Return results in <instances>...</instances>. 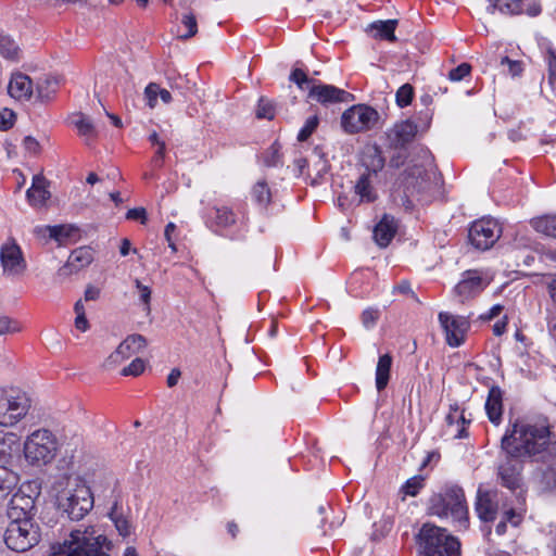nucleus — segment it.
I'll return each instance as SVG.
<instances>
[{
  "mask_svg": "<svg viewBox=\"0 0 556 556\" xmlns=\"http://www.w3.org/2000/svg\"><path fill=\"white\" fill-rule=\"evenodd\" d=\"M181 24L186 28V31L178 36L180 39H189L198 33V23L193 13L190 12L184 14L181 17Z\"/></svg>",
  "mask_w": 556,
  "mask_h": 556,
  "instance_id": "44",
  "label": "nucleus"
},
{
  "mask_svg": "<svg viewBox=\"0 0 556 556\" xmlns=\"http://www.w3.org/2000/svg\"><path fill=\"white\" fill-rule=\"evenodd\" d=\"M543 484L551 491H556V468L549 467L543 473Z\"/></svg>",
  "mask_w": 556,
  "mask_h": 556,
  "instance_id": "58",
  "label": "nucleus"
},
{
  "mask_svg": "<svg viewBox=\"0 0 556 556\" xmlns=\"http://www.w3.org/2000/svg\"><path fill=\"white\" fill-rule=\"evenodd\" d=\"M471 73V65L469 63H462L458 66L452 68L448 72V79L451 81H460L465 79L467 76H469Z\"/></svg>",
  "mask_w": 556,
  "mask_h": 556,
  "instance_id": "50",
  "label": "nucleus"
},
{
  "mask_svg": "<svg viewBox=\"0 0 556 556\" xmlns=\"http://www.w3.org/2000/svg\"><path fill=\"white\" fill-rule=\"evenodd\" d=\"M255 114L257 118L273 119L275 116L274 103L269 99L261 98Z\"/></svg>",
  "mask_w": 556,
  "mask_h": 556,
  "instance_id": "45",
  "label": "nucleus"
},
{
  "mask_svg": "<svg viewBox=\"0 0 556 556\" xmlns=\"http://www.w3.org/2000/svg\"><path fill=\"white\" fill-rule=\"evenodd\" d=\"M58 441L48 429H38L31 432L24 442V455L31 465H46L56 454Z\"/></svg>",
  "mask_w": 556,
  "mask_h": 556,
  "instance_id": "8",
  "label": "nucleus"
},
{
  "mask_svg": "<svg viewBox=\"0 0 556 556\" xmlns=\"http://www.w3.org/2000/svg\"><path fill=\"white\" fill-rule=\"evenodd\" d=\"M26 489L33 491L31 483H28L27 485H22L18 492H16L12 496L8 508L9 519H33L36 513V496L39 495V491H36V495H30L26 493ZM38 489L39 488L36 484V490Z\"/></svg>",
  "mask_w": 556,
  "mask_h": 556,
  "instance_id": "15",
  "label": "nucleus"
},
{
  "mask_svg": "<svg viewBox=\"0 0 556 556\" xmlns=\"http://www.w3.org/2000/svg\"><path fill=\"white\" fill-rule=\"evenodd\" d=\"M438 319L444 331L447 345L458 348L464 344L467 332L470 329L468 317L454 315L448 312H440Z\"/></svg>",
  "mask_w": 556,
  "mask_h": 556,
  "instance_id": "12",
  "label": "nucleus"
},
{
  "mask_svg": "<svg viewBox=\"0 0 556 556\" xmlns=\"http://www.w3.org/2000/svg\"><path fill=\"white\" fill-rule=\"evenodd\" d=\"M377 177L363 173L354 185V192L358 197V203H372L377 200L378 193L374 186Z\"/></svg>",
  "mask_w": 556,
  "mask_h": 556,
  "instance_id": "26",
  "label": "nucleus"
},
{
  "mask_svg": "<svg viewBox=\"0 0 556 556\" xmlns=\"http://www.w3.org/2000/svg\"><path fill=\"white\" fill-rule=\"evenodd\" d=\"M49 237L60 244H67L78 236V228L73 225L48 226Z\"/></svg>",
  "mask_w": 556,
  "mask_h": 556,
  "instance_id": "33",
  "label": "nucleus"
},
{
  "mask_svg": "<svg viewBox=\"0 0 556 556\" xmlns=\"http://www.w3.org/2000/svg\"><path fill=\"white\" fill-rule=\"evenodd\" d=\"M523 459L505 455V460L498 465L497 477L503 486L515 492L522 490Z\"/></svg>",
  "mask_w": 556,
  "mask_h": 556,
  "instance_id": "16",
  "label": "nucleus"
},
{
  "mask_svg": "<svg viewBox=\"0 0 556 556\" xmlns=\"http://www.w3.org/2000/svg\"><path fill=\"white\" fill-rule=\"evenodd\" d=\"M416 542L424 556H459V541L447 534L445 529L425 523L419 530Z\"/></svg>",
  "mask_w": 556,
  "mask_h": 556,
  "instance_id": "6",
  "label": "nucleus"
},
{
  "mask_svg": "<svg viewBox=\"0 0 556 556\" xmlns=\"http://www.w3.org/2000/svg\"><path fill=\"white\" fill-rule=\"evenodd\" d=\"M146 345L147 340L143 336L137 333L130 334L117 346L113 353L109 355L104 362V366L108 368L114 367L125 359H128L134 354L142 351Z\"/></svg>",
  "mask_w": 556,
  "mask_h": 556,
  "instance_id": "19",
  "label": "nucleus"
},
{
  "mask_svg": "<svg viewBox=\"0 0 556 556\" xmlns=\"http://www.w3.org/2000/svg\"><path fill=\"white\" fill-rule=\"evenodd\" d=\"M0 263L3 275L10 278H20L27 269L22 249L13 239H9L1 245Z\"/></svg>",
  "mask_w": 556,
  "mask_h": 556,
  "instance_id": "13",
  "label": "nucleus"
},
{
  "mask_svg": "<svg viewBox=\"0 0 556 556\" xmlns=\"http://www.w3.org/2000/svg\"><path fill=\"white\" fill-rule=\"evenodd\" d=\"M377 319H378V311H376V309L368 308V309H365L362 314V321H363L364 326L367 328L374 326V324L376 323Z\"/></svg>",
  "mask_w": 556,
  "mask_h": 556,
  "instance_id": "61",
  "label": "nucleus"
},
{
  "mask_svg": "<svg viewBox=\"0 0 556 556\" xmlns=\"http://www.w3.org/2000/svg\"><path fill=\"white\" fill-rule=\"evenodd\" d=\"M545 61L547 63L548 83L556 88V51L549 47L546 50Z\"/></svg>",
  "mask_w": 556,
  "mask_h": 556,
  "instance_id": "46",
  "label": "nucleus"
},
{
  "mask_svg": "<svg viewBox=\"0 0 556 556\" xmlns=\"http://www.w3.org/2000/svg\"><path fill=\"white\" fill-rule=\"evenodd\" d=\"M60 78L55 76H48L37 85L38 98L41 101H50L53 99L60 87Z\"/></svg>",
  "mask_w": 556,
  "mask_h": 556,
  "instance_id": "35",
  "label": "nucleus"
},
{
  "mask_svg": "<svg viewBox=\"0 0 556 556\" xmlns=\"http://www.w3.org/2000/svg\"><path fill=\"white\" fill-rule=\"evenodd\" d=\"M308 98L323 105L348 103L354 100L352 93L333 85H326L317 80L309 87Z\"/></svg>",
  "mask_w": 556,
  "mask_h": 556,
  "instance_id": "18",
  "label": "nucleus"
},
{
  "mask_svg": "<svg viewBox=\"0 0 556 556\" xmlns=\"http://www.w3.org/2000/svg\"><path fill=\"white\" fill-rule=\"evenodd\" d=\"M281 146L278 142H274L264 153H263V161L264 164L268 167H276L279 166L281 161Z\"/></svg>",
  "mask_w": 556,
  "mask_h": 556,
  "instance_id": "42",
  "label": "nucleus"
},
{
  "mask_svg": "<svg viewBox=\"0 0 556 556\" xmlns=\"http://www.w3.org/2000/svg\"><path fill=\"white\" fill-rule=\"evenodd\" d=\"M165 151H166V144L160 143V148L154 153V156L152 157L151 164L155 168H161L164 164V157H165Z\"/></svg>",
  "mask_w": 556,
  "mask_h": 556,
  "instance_id": "59",
  "label": "nucleus"
},
{
  "mask_svg": "<svg viewBox=\"0 0 556 556\" xmlns=\"http://www.w3.org/2000/svg\"><path fill=\"white\" fill-rule=\"evenodd\" d=\"M110 518L115 525L116 530L122 536H128L130 534V525L126 518L115 513V507L110 513Z\"/></svg>",
  "mask_w": 556,
  "mask_h": 556,
  "instance_id": "49",
  "label": "nucleus"
},
{
  "mask_svg": "<svg viewBox=\"0 0 556 556\" xmlns=\"http://www.w3.org/2000/svg\"><path fill=\"white\" fill-rule=\"evenodd\" d=\"M146 364L141 358H135L128 366L122 370L123 376H139L143 372Z\"/></svg>",
  "mask_w": 556,
  "mask_h": 556,
  "instance_id": "53",
  "label": "nucleus"
},
{
  "mask_svg": "<svg viewBox=\"0 0 556 556\" xmlns=\"http://www.w3.org/2000/svg\"><path fill=\"white\" fill-rule=\"evenodd\" d=\"M437 178L433 169H426L420 165L409 166L405 169L402 178L404 186L403 194L393 195L395 204L402 206L405 211H412L414 207V198L421 201V197L431 191Z\"/></svg>",
  "mask_w": 556,
  "mask_h": 556,
  "instance_id": "5",
  "label": "nucleus"
},
{
  "mask_svg": "<svg viewBox=\"0 0 556 556\" xmlns=\"http://www.w3.org/2000/svg\"><path fill=\"white\" fill-rule=\"evenodd\" d=\"M56 501L59 509L76 521L83 519L94 504L90 488L79 477L68 481L67 486L58 494Z\"/></svg>",
  "mask_w": 556,
  "mask_h": 556,
  "instance_id": "4",
  "label": "nucleus"
},
{
  "mask_svg": "<svg viewBox=\"0 0 556 556\" xmlns=\"http://www.w3.org/2000/svg\"><path fill=\"white\" fill-rule=\"evenodd\" d=\"M30 408V399L16 389L0 388V426L12 427L21 421Z\"/></svg>",
  "mask_w": 556,
  "mask_h": 556,
  "instance_id": "9",
  "label": "nucleus"
},
{
  "mask_svg": "<svg viewBox=\"0 0 556 556\" xmlns=\"http://www.w3.org/2000/svg\"><path fill=\"white\" fill-rule=\"evenodd\" d=\"M71 123L87 146H91L96 142L98 139V130L88 116L83 113H76L72 116Z\"/></svg>",
  "mask_w": 556,
  "mask_h": 556,
  "instance_id": "25",
  "label": "nucleus"
},
{
  "mask_svg": "<svg viewBox=\"0 0 556 556\" xmlns=\"http://www.w3.org/2000/svg\"><path fill=\"white\" fill-rule=\"evenodd\" d=\"M397 25L396 20L377 21L371 23L367 30L372 37L389 41H395V28Z\"/></svg>",
  "mask_w": 556,
  "mask_h": 556,
  "instance_id": "30",
  "label": "nucleus"
},
{
  "mask_svg": "<svg viewBox=\"0 0 556 556\" xmlns=\"http://www.w3.org/2000/svg\"><path fill=\"white\" fill-rule=\"evenodd\" d=\"M393 358L387 353L379 357L376 367V388L379 392L384 390L390 380V372L392 367Z\"/></svg>",
  "mask_w": 556,
  "mask_h": 556,
  "instance_id": "31",
  "label": "nucleus"
},
{
  "mask_svg": "<svg viewBox=\"0 0 556 556\" xmlns=\"http://www.w3.org/2000/svg\"><path fill=\"white\" fill-rule=\"evenodd\" d=\"M127 219L140 220L142 224L147 220V212L143 207L131 208L126 214Z\"/></svg>",
  "mask_w": 556,
  "mask_h": 556,
  "instance_id": "62",
  "label": "nucleus"
},
{
  "mask_svg": "<svg viewBox=\"0 0 556 556\" xmlns=\"http://www.w3.org/2000/svg\"><path fill=\"white\" fill-rule=\"evenodd\" d=\"M27 200L33 206H41L50 197L47 180L39 175L34 176L31 187L26 192Z\"/></svg>",
  "mask_w": 556,
  "mask_h": 556,
  "instance_id": "29",
  "label": "nucleus"
},
{
  "mask_svg": "<svg viewBox=\"0 0 556 556\" xmlns=\"http://www.w3.org/2000/svg\"><path fill=\"white\" fill-rule=\"evenodd\" d=\"M380 119V114L367 104H355L341 115V127L344 132L355 135L374 129Z\"/></svg>",
  "mask_w": 556,
  "mask_h": 556,
  "instance_id": "10",
  "label": "nucleus"
},
{
  "mask_svg": "<svg viewBox=\"0 0 556 556\" xmlns=\"http://www.w3.org/2000/svg\"><path fill=\"white\" fill-rule=\"evenodd\" d=\"M502 236V227L494 218L483 217L471 223L468 239L477 250L486 251L492 248Z\"/></svg>",
  "mask_w": 556,
  "mask_h": 556,
  "instance_id": "11",
  "label": "nucleus"
},
{
  "mask_svg": "<svg viewBox=\"0 0 556 556\" xmlns=\"http://www.w3.org/2000/svg\"><path fill=\"white\" fill-rule=\"evenodd\" d=\"M362 163L366 168L365 174H371L377 177L378 173L384 167L386 160L378 146L369 147L365 150Z\"/></svg>",
  "mask_w": 556,
  "mask_h": 556,
  "instance_id": "28",
  "label": "nucleus"
},
{
  "mask_svg": "<svg viewBox=\"0 0 556 556\" xmlns=\"http://www.w3.org/2000/svg\"><path fill=\"white\" fill-rule=\"evenodd\" d=\"M395 153L390 157V166L399 168L400 166L404 165L406 159H407V152L406 150H394Z\"/></svg>",
  "mask_w": 556,
  "mask_h": 556,
  "instance_id": "60",
  "label": "nucleus"
},
{
  "mask_svg": "<svg viewBox=\"0 0 556 556\" xmlns=\"http://www.w3.org/2000/svg\"><path fill=\"white\" fill-rule=\"evenodd\" d=\"M489 285L480 270L469 269L462 274L459 282L454 287V294L460 303L479 295Z\"/></svg>",
  "mask_w": 556,
  "mask_h": 556,
  "instance_id": "14",
  "label": "nucleus"
},
{
  "mask_svg": "<svg viewBox=\"0 0 556 556\" xmlns=\"http://www.w3.org/2000/svg\"><path fill=\"white\" fill-rule=\"evenodd\" d=\"M23 146L26 151H28L29 153H33V154L38 153L39 148H40L39 142L30 136H27L24 138Z\"/></svg>",
  "mask_w": 556,
  "mask_h": 556,
  "instance_id": "63",
  "label": "nucleus"
},
{
  "mask_svg": "<svg viewBox=\"0 0 556 556\" xmlns=\"http://www.w3.org/2000/svg\"><path fill=\"white\" fill-rule=\"evenodd\" d=\"M8 93L18 101H28L33 96V80L22 72H14L11 75Z\"/></svg>",
  "mask_w": 556,
  "mask_h": 556,
  "instance_id": "21",
  "label": "nucleus"
},
{
  "mask_svg": "<svg viewBox=\"0 0 556 556\" xmlns=\"http://www.w3.org/2000/svg\"><path fill=\"white\" fill-rule=\"evenodd\" d=\"M414 98V87L410 84L402 85L395 94L396 104L403 109L409 105Z\"/></svg>",
  "mask_w": 556,
  "mask_h": 556,
  "instance_id": "43",
  "label": "nucleus"
},
{
  "mask_svg": "<svg viewBox=\"0 0 556 556\" xmlns=\"http://www.w3.org/2000/svg\"><path fill=\"white\" fill-rule=\"evenodd\" d=\"M93 260L92 252L89 248L81 247L74 250L67 260L66 267L70 273L78 271L79 269L88 266Z\"/></svg>",
  "mask_w": 556,
  "mask_h": 556,
  "instance_id": "32",
  "label": "nucleus"
},
{
  "mask_svg": "<svg viewBox=\"0 0 556 556\" xmlns=\"http://www.w3.org/2000/svg\"><path fill=\"white\" fill-rule=\"evenodd\" d=\"M0 54L3 59L18 62L22 55L20 46L13 38L0 30Z\"/></svg>",
  "mask_w": 556,
  "mask_h": 556,
  "instance_id": "34",
  "label": "nucleus"
},
{
  "mask_svg": "<svg viewBox=\"0 0 556 556\" xmlns=\"http://www.w3.org/2000/svg\"><path fill=\"white\" fill-rule=\"evenodd\" d=\"M17 484V476L4 464L0 465V498L7 496Z\"/></svg>",
  "mask_w": 556,
  "mask_h": 556,
  "instance_id": "37",
  "label": "nucleus"
},
{
  "mask_svg": "<svg viewBox=\"0 0 556 556\" xmlns=\"http://www.w3.org/2000/svg\"><path fill=\"white\" fill-rule=\"evenodd\" d=\"M135 286L139 292L141 303L144 305V311L150 312L151 289L149 286L142 285L139 279L135 280Z\"/></svg>",
  "mask_w": 556,
  "mask_h": 556,
  "instance_id": "52",
  "label": "nucleus"
},
{
  "mask_svg": "<svg viewBox=\"0 0 556 556\" xmlns=\"http://www.w3.org/2000/svg\"><path fill=\"white\" fill-rule=\"evenodd\" d=\"M460 412L462 410L459 409L457 404L450 406V413L446 416V422L450 427H453V426L457 427V417L456 416H459Z\"/></svg>",
  "mask_w": 556,
  "mask_h": 556,
  "instance_id": "64",
  "label": "nucleus"
},
{
  "mask_svg": "<svg viewBox=\"0 0 556 556\" xmlns=\"http://www.w3.org/2000/svg\"><path fill=\"white\" fill-rule=\"evenodd\" d=\"M456 417H457V427H456L455 438L465 439L468 437L467 426L470 424V420L466 419V417L464 415V410H462L459 416H456Z\"/></svg>",
  "mask_w": 556,
  "mask_h": 556,
  "instance_id": "56",
  "label": "nucleus"
},
{
  "mask_svg": "<svg viewBox=\"0 0 556 556\" xmlns=\"http://www.w3.org/2000/svg\"><path fill=\"white\" fill-rule=\"evenodd\" d=\"M253 201L261 206L266 208L271 201V192L265 180L257 181L251 191Z\"/></svg>",
  "mask_w": 556,
  "mask_h": 556,
  "instance_id": "36",
  "label": "nucleus"
},
{
  "mask_svg": "<svg viewBox=\"0 0 556 556\" xmlns=\"http://www.w3.org/2000/svg\"><path fill=\"white\" fill-rule=\"evenodd\" d=\"M531 224L538 232L556 238V215H546L534 218Z\"/></svg>",
  "mask_w": 556,
  "mask_h": 556,
  "instance_id": "38",
  "label": "nucleus"
},
{
  "mask_svg": "<svg viewBox=\"0 0 556 556\" xmlns=\"http://www.w3.org/2000/svg\"><path fill=\"white\" fill-rule=\"evenodd\" d=\"M493 9L504 14L515 15L523 12L526 0H489Z\"/></svg>",
  "mask_w": 556,
  "mask_h": 556,
  "instance_id": "39",
  "label": "nucleus"
},
{
  "mask_svg": "<svg viewBox=\"0 0 556 556\" xmlns=\"http://www.w3.org/2000/svg\"><path fill=\"white\" fill-rule=\"evenodd\" d=\"M18 331L17 323L8 316L0 317V336Z\"/></svg>",
  "mask_w": 556,
  "mask_h": 556,
  "instance_id": "57",
  "label": "nucleus"
},
{
  "mask_svg": "<svg viewBox=\"0 0 556 556\" xmlns=\"http://www.w3.org/2000/svg\"><path fill=\"white\" fill-rule=\"evenodd\" d=\"M417 134V126L409 119L395 123L386 131V144L390 150H407Z\"/></svg>",
  "mask_w": 556,
  "mask_h": 556,
  "instance_id": "17",
  "label": "nucleus"
},
{
  "mask_svg": "<svg viewBox=\"0 0 556 556\" xmlns=\"http://www.w3.org/2000/svg\"><path fill=\"white\" fill-rule=\"evenodd\" d=\"M212 211L211 228L215 232H222L236 224L237 216L232 208L226 205H215Z\"/></svg>",
  "mask_w": 556,
  "mask_h": 556,
  "instance_id": "27",
  "label": "nucleus"
},
{
  "mask_svg": "<svg viewBox=\"0 0 556 556\" xmlns=\"http://www.w3.org/2000/svg\"><path fill=\"white\" fill-rule=\"evenodd\" d=\"M430 515L440 518L451 517L460 527H468V506L463 488L457 484H446L441 492L429 498Z\"/></svg>",
  "mask_w": 556,
  "mask_h": 556,
  "instance_id": "3",
  "label": "nucleus"
},
{
  "mask_svg": "<svg viewBox=\"0 0 556 556\" xmlns=\"http://www.w3.org/2000/svg\"><path fill=\"white\" fill-rule=\"evenodd\" d=\"M48 556H111L112 542L94 526H79L63 543L52 546Z\"/></svg>",
  "mask_w": 556,
  "mask_h": 556,
  "instance_id": "2",
  "label": "nucleus"
},
{
  "mask_svg": "<svg viewBox=\"0 0 556 556\" xmlns=\"http://www.w3.org/2000/svg\"><path fill=\"white\" fill-rule=\"evenodd\" d=\"M319 124L318 117L311 116L305 121L304 126L300 129L298 134V140L299 141H306L311 135L317 129Z\"/></svg>",
  "mask_w": 556,
  "mask_h": 556,
  "instance_id": "48",
  "label": "nucleus"
},
{
  "mask_svg": "<svg viewBox=\"0 0 556 556\" xmlns=\"http://www.w3.org/2000/svg\"><path fill=\"white\" fill-rule=\"evenodd\" d=\"M40 528L31 518L10 519L3 534L8 548L16 553H24L40 542Z\"/></svg>",
  "mask_w": 556,
  "mask_h": 556,
  "instance_id": "7",
  "label": "nucleus"
},
{
  "mask_svg": "<svg viewBox=\"0 0 556 556\" xmlns=\"http://www.w3.org/2000/svg\"><path fill=\"white\" fill-rule=\"evenodd\" d=\"M13 433L0 430V464L9 463L12 454V445L15 443Z\"/></svg>",
  "mask_w": 556,
  "mask_h": 556,
  "instance_id": "40",
  "label": "nucleus"
},
{
  "mask_svg": "<svg viewBox=\"0 0 556 556\" xmlns=\"http://www.w3.org/2000/svg\"><path fill=\"white\" fill-rule=\"evenodd\" d=\"M397 228V220L392 215L384 214L374 228L375 242L381 248H387L394 238Z\"/></svg>",
  "mask_w": 556,
  "mask_h": 556,
  "instance_id": "22",
  "label": "nucleus"
},
{
  "mask_svg": "<svg viewBox=\"0 0 556 556\" xmlns=\"http://www.w3.org/2000/svg\"><path fill=\"white\" fill-rule=\"evenodd\" d=\"M15 122V115L13 111L4 109L0 111V129L8 130L13 127Z\"/></svg>",
  "mask_w": 556,
  "mask_h": 556,
  "instance_id": "55",
  "label": "nucleus"
},
{
  "mask_svg": "<svg viewBox=\"0 0 556 556\" xmlns=\"http://www.w3.org/2000/svg\"><path fill=\"white\" fill-rule=\"evenodd\" d=\"M312 162L316 172V178L314 179L315 182L317 178L323 177V175H325L329 169L328 161L325 159L324 152L319 147L314 148L309 159L299 157L294 161V164L299 168L300 173L303 174L305 168L309 169Z\"/></svg>",
  "mask_w": 556,
  "mask_h": 556,
  "instance_id": "23",
  "label": "nucleus"
},
{
  "mask_svg": "<svg viewBox=\"0 0 556 556\" xmlns=\"http://www.w3.org/2000/svg\"><path fill=\"white\" fill-rule=\"evenodd\" d=\"M290 80L298 85V87L302 90L307 89L309 91V87L313 83H316L315 79L308 78L306 73L301 68H294L291 72Z\"/></svg>",
  "mask_w": 556,
  "mask_h": 556,
  "instance_id": "47",
  "label": "nucleus"
},
{
  "mask_svg": "<svg viewBox=\"0 0 556 556\" xmlns=\"http://www.w3.org/2000/svg\"><path fill=\"white\" fill-rule=\"evenodd\" d=\"M552 445V432L546 425L515 421L501 440L505 455L521 459L543 460Z\"/></svg>",
  "mask_w": 556,
  "mask_h": 556,
  "instance_id": "1",
  "label": "nucleus"
},
{
  "mask_svg": "<svg viewBox=\"0 0 556 556\" xmlns=\"http://www.w3.org/2000/svg\"><path fill=\"white\" fill-rule=\"evenodd\" d=\"M426 477L421 475L414 476L406 480L402 485L401 492L407 496H416L425 486Z\"/></svg>",
  "mask_w": 556,
  "mask_h": 556,
  "instance_id": "41",
  "label": "nucleus"
},
{
  "mask_svg": "<svg viewBox=\"0 0 556 556\" xmlns=\"http://www.w3.org/2000/svg\"><path fill=\"white\" fill-rule=\"evenodd\" d=\"M143 97L149 109H154L157 104V84L149 83L143 91Z\"/></svg>",
  "mask_w": 556,
  "mask_h": 556,
  "instance_id": "51",
  "label": "nucleus"
},
{
  "mask_svg": "<svg viewBox=\"0 0 556 556\" xmlns=\"http://www.w3.org/2000/svg\"><path fill=\"white\" fill-rule=\"evenodd\" d=\"M485 412L489 420L498 426L503 416V391L498 386H493L489 390L485 402Z\"/></svg>",
  "mask_w": 556,
  "mask_h": 556,
  "instance_id": "24",
  "label": "nucleus"
},
{
  "mask_svg": "<svg viewBox=\"0 0 556 556\" xmlns=\"http://www.w3.org/2000/svg\"><path fill=\"white\" fill-rule=\"evenodd\" d=\"M503 66H507L508 73L515 77L519 76L523 71V65L521 61L510 60L508 56H504L501 61Z\"/></svg>",
  "mask_w": 556,
  "mask_h": 556,
  "instance_id": "54",
  "label": "nucleus"
},
{
  "mask_svg": "<svg viewBox=\"0 0 556 556\" xmlns=\"http://www.w3.org/2000/svg\"><path fill=\"white\" fill-rule=\"evenodd\" d=\"M501 493L498 491L478 490L476 500V511L478 517L485 522L496 518Z\"/></svg>",
  "mask_w": 556,
  "mask_h": 556,
  "instance_id": "20",
  "label": "nucleus"
}]
</instances>
